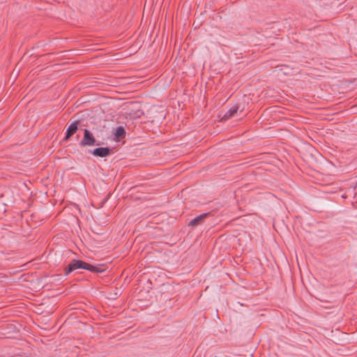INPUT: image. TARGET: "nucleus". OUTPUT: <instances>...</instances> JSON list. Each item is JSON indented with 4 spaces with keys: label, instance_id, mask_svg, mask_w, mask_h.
<instances>
[{
    "label": "nucleus",
    "instance_id": "1",
    "mask_svg": "<svg viewBox=\"0 0 357 357\" xmlns=\"http://www.w3.org/2000/svg\"><path fill=\"white\" fill-rule=\"evenodd\" d=\"M79 268L95 273H100L105 271L102 266L93 265L80 259H73L64 268V273L66 275H68L73 271Z\"/></svg>",
    "mask_w": 357,
    "mask_h": 357
},
{
    "label": "nucleus",
    "instance_id": "2",
    "mask_svg": "<svg viewBox=\"0 0 357 357\" xmlns=\"http://www.w3.org/2000/svg\"><path fill=\"white\" fill-rule=\"evenodd\" d=\"M100 142H98L93 133L88 129L84 130V135L82 139L79 142V145L82 147L99 146Z\"/></svg>",
    "mask_w": 357,
    "mask_h": 357
},
{
    "label": "nucleus",
    "instance_id": "3",
    "mask_svg": "<svg viewBox=\"0 0 357 357\" xmlns=\"http://www.w3.org/2000/svg\"><path fill=\"white\" fill-rule=\"evenodd\" d=\"M89 153L96 157L105 158L110 155L112 153V149L110 147H98L93 150H89Z\"/></svg>",
    "mask_w": 357,
    "mask_h": 357
},
{
    "label": "nucleus",
    "instance_id": "4",
    "mask_svg": "<svg viewBox=\"0 0 357 357\" xmlns=\"http://www.w3.org/2000/svg\"><path fill=\"white\" fill-rule=\"evenodd\" d=\"M79 124L80 121L79 120H76L68 126L66 131L65 137L63 138L64 141L69 140L70 138L77 132L79 129Z\"/></svg>",
    "mask_w": 357,
    "mask_h": 357
},
{
    "label": "nucleus",
    "instance_id": "5",
    "mask_svg": "<svg viewBox=\"0 0 357 357\" xmlns=\"http://www.w3.org/2000/svg\"><path fill=\"white\" fill-rule=\"evenodd\" d=\"M245 109V105L242 102H238L232 106L225 114L224 118L229 119L232 118L238 110L242 112Z\"/></svg>",
    "mask_w": 357,
    "mask_h": 357
},
{
    "label": "nucleus",
    "instance_id": "6",
    "mask_svg": "<svg viewBox=\"0 0 357 357\" xmlns=\"http://www.w3.org/2000/svg\"><path fill=\"white\" fill-rule=\"evenodd\" d=\"M211 213H204L200 214L199 215L197 216L194 219H192L189 223V227H195L199 225H202L204 222V220L206 218H207L210 215Z\"/></svg>",
    "mask_w": 357,
    "mask_h": 357
},
{
    "label": "nucleus",
    "instance_id": "7",
    "mask_svg": "<svg viewBox=\"0 0 357 357\" xmlns=\"http://www.w3.org/2000/svg\"><path fill=\"white\" fill-rule=\"evenodd\" d=\"M114 139L116 141H120L121 139H123L125 137H126V130H125V128L120 126H118L114 132Z\"/></svg>",
    "mask_w": 357,
    "mask_h": 357
},
{
    "label": "nucleus",
    "instance_id": "8",
    "mask_svg": "<svg viewBox=\"0 0 357 357\" xmlns=\"http://www.w3.org/2000/svg\"><path fill=\"white\" fill-rule=\"evenodd\" d=\"M144 111L142 109H138L137 110H131L128 115L130 119H136L140 118L142 116L144 115Z\"/></svg>",
    "mask_w": 357,
    "mask_h": 357
}]
</instances>
